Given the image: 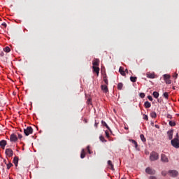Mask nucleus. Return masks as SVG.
Segmentation results:
<instances>
[{
	"label": "nucleus",
	"instance_id": "nucleus-22",
	"mask_svg": "<svg viewBox=\"0 0 179 179\" xmlns=\"http://www.w3.org/2000/svg\"><path fill=\"white\" fill-rule=\"evenodd\" d=\"M157 116V115L156 114L155 112H152V113H150V117H151L152 118H156Z\"/></svg>",
	"mask_w": 179,
	"mask_h": 179
},
{
	"label": "nucleus",
	"instance_id": "nucleus-3",
	"mask_svg": "<svg viewBox=\"0 0 179 179\" xmlns=\"http://www.w3.org/2000/svg\"><path fill=\"white\" fill-rule=\"evenodd\" d=\"M24 133L26 135V136H29V135L33 134V128H31V127H27V129H24Z\"/></svg>",
	"mask_w": 179,
	"mask_h": 179
},
{
	"label": "nucleus",
	"instance_id": "nucleus-49",
	"mask_svg": "<svg viewBox=\"0 0 179 179\" xmlns=\"http://www.w3.org/2000/svg\"><path fill=\"white\" fill-rule=\"evenodd\" d=\"M95 127H97V123H95Z\"/></svg>",
	"mask_w": 179,
	"mask_h": 179
},
{
	"label": "nucleus",
	"instance_id": "nucleus-42",
	"mask_svg": "<svg viewBox=\"0 0 179 179\" xmlns=\"http://www.w3.org/2000/svg\"><path fill=\"white\" fill-rule=\"evenodd\" d=\"M167 118L172 119L173 116L171 115H167Z\"/></svg>",
	"mask_w": 179,
	"mask_h": 179
},
{
	"label": "nucleus",
	"instance_id": "nucleus-30",
	"mask_svg": "<svg viewBox=\"0 0 179 179\" xmlns=\"http://www.w3.org/2000/svg\"><path fill=\"white\" fill-rule=\"evenodd\" d=\"M147 77L150 78V79H155V74H148Z\"/></svg>",
	"mask_w": 179,
	"mask_h": 179
},
{
	"label": "nucleus",
	"instance_id": "nucleus-8",
	"mask_svg": "<svg viewBox=\"0 0 179 179\" xmlns=\"http://www.w3.org/2000/svg\"><path fill=\"white\" fill-rule=\"evenodd\" d=\"M161 160L164 163H169V158H167V156H166V155H164V154H162L161 155Z\"/></svg>",
	"mask_w": 179,
	"mask_h": 179
},
{
	"label": "nucleus",
	"instance_id": "nucleus-50",
	"mask_svg": "<svg viewBox=\"0 0 179 179\" xmlns=\"http://www.w3.org/2000/svg\"><path fill=\"white\" fill-rule=\"evenodd\" d=\"M124 129H128V127H124Z\"/></svg>",
	"mask_w": 179,
	"mask_h": 179
},
{
	"label": "nucleus",
	"instance_id": "nucleus-18",
	"mask_svg": "<svg viewBox=\"0 0 179 179\" xmlns=\"http://www.w3.org/2000/svg\"><path fill=\"white\" fill-rule=\"evenodd\" d=\"M86 154L85 153V149H83L80 154L81 159H85Z\"/></svg>",
	"mask_w": 179,
	"mask_h": 179
},
{
	"label": "nucleus",
	"instance_id": "nucleus-32",
	"mask_svg": "<svg viewBox=\"0 0 179 179\" xmlns=\"http://www.w3.org/2000/svg\"><path fill=\"white\" fill-rule=\"evenodd\" d=\"M99 139L101 142H107V141H106V139L104 138V137L103 136H101L99 137Z\"/></svg>",
	"mask_w": 179,
	"mask_h": 179
},
{
	"label": "nucleus",
	"instance_id": "nucleus-13",
	"mask_svg": "<svg viewBox=\"0 0 179 179\" xmlns=\"http://www.w3.org/2000/svg\"><path fill=\"white\" fill-rule=\"evenodd\" d=\"M152 106V104L150 103V102L149 101H145L144 103V107L145 108H150V107Z\"/></svg>",
	"mask_w": 179,
	"mask_h": 179
},
{
	"label": "nucleus",
	"instance_id": "nucleus-1",
	"mask_svg": "<svg viewBox=\"0 0 179 179\" xmlns=\"http://www.w3.org/2000/svg\"><path fill=\"white\" fill-rule=\"evenodd\" d=\"M178 133L176 134V137L171 140V143L176 149L179 148Z\"/></svg>",
	"mask_w": 179,
	"mask_h": 179
},
{
	"label": "nucleus",
	"instance_id": "nucleus-33",
	"mask_svg": "<svg viewBox=\"0 0 179 179\" xmlns=\"http://www.w3.org/2000/svg\"><path fill=\"white\" fill-rule=\"evenodd\" d=\"M164 97H165V99H169V93L164 92Z\"/></svg>",
	"mask_w": 179,
	"mask_h": 179
},
{
	"label": "nucleus",
	"instance_id": "nucleus-16",
	"mask_svg": "<svg viewBox=\"0 0 179 179\" xmlns=\"http://www.w3.org/2000/svg\"><path fill=\"white\" fill-rule=\"evenodd\" d=\"M119 72H120V73L122 76H125V71H124V69H122V67H120V68Z\"/></svg>",
	"mask_w": 179,
	"mask_h": 179
},
{
	"label": "nucleus",
	"instance_id": "nucleus-39",
	"mask_svg": "<svg viewBox=\"0 0 179 179\" xmlns=\"http://www.w3.org/2000/svg\"><path fill=\"white\" fill-rule=\"evenodd\" d=\"M178 76V74L177 73H175L173 76V78H175V79H177V77Z\"/></svg>",
	"mask_w": 179,
	"mask_h": 179
},
{
	"label": "nucleus",
	"instance_id": "nucleus-41",
	"mask_svg": "<svg viewBox=\"0 0 179 179\" xmlns=\"http://www.w3.org/2000/svg\"><path fill=\"white\" fill-rule=\"evenodd\" d=\"M90 147L88 145V146L87 147V150H88V153H90H90H92V152H90Z\"/></svg>",
	"mask_w": 179,
	"mask_h": 179
},
{
	"label": "nucleus",
	"instance_id": "nucleus-24",
	"mask_svg": "<svg viewBox=\"0 0 179 179\" xmlns=\"http://www.w3.org/2000/svg\"><path fill=\"white\" fill-rule=\"evenodd\" d=\"M3 51L5 52H10V48L9 47H6L4 49H3Z\"/></svg>",
	"mask_w": 179,
	"mask_h": 179
},
{
	"label": "nucleus",
	"instance_id": "nucleus-38",
	"mask_svg": "<svg viewBox=\"0 0 179 179\" xmlns=\"http://www.w3.org/2000/svg\"><path fill=\"white\" fill-rule=\"evenodd\" d=\"M103 81L105 82L106 85H108V80H107V78H104Z\"/></svg>",
	"mask_w": 179,
	"mask_h": 179
},
{
	"label": "nucleus",
	"instance_id": "nucleus-31",
	"mask_svg": "<svg viewBox=\"0 0 179 179\" xmlns=\"http://www.w3.org/2000/svg\"><path fill=\"white\" fill-rule=\"evenodd\" d=\"M165 83L167 85H170V84H171V80L170 78H168L167 80H165Z\"/></svg>",
	"mask_w": 179,
	"mask_h": 179
},
{
	"label": "nucleus",
	"instance_id": "nucleus-27",
	"mask_svg": "<svg viewBox=\"0 0 179 179\" xmlns=\"http://www.w3.org/2000/svg\"><path fill=\"white\" fill-rule=\"evenodd\" d=\"M153 96H154L155 99H157V97H159V92H153Z\"/></svg>",
	"mask_w": 179,
	"mask_h": 179
},
{
	"label": "nucleus",
	"instance_id": "nucleus-15",
	"mask_svg": "<svg viewBox=\"0 0 179 179\" xmlns=\"http://www.w3.org/2000/svg\"><path fill=\"white\" fill-rule=\"evenodd\" d=\"M0 146H1V148H5V146H6V141H5V140L1 141Z\"/></svg>",
	"mask_w": 179,
	"mask_h": 179
},
{
	"label": "nucleus",
	"instance_id": "nucleus-43",
	"mask_svg": "<svg viewBox=\"0 0 179 179\" xmlns=\"http://www.w3.org/2000/svg\"><path fill=\"white\" fill-rule=\"evenodd\" d=\"M143 120H148V115H144Z\"/></svg>",
	"mask_w": 179,
	"mask_h": 179
},
{
	"label": "nucleus",
	"instance_id": "nucleus-9",
	"mask_svg": "<svg viewBox=\"0 0 179 179\" xmlns=\"http://www.w3.org/2000/svg\"><path fill=\"white\" fill-rule=\"evenodd\" d=\"M99 64H100V60L98 59H95L92 62L93 66H99Z\"/></svg>",
	"mask_w": 179,
	"mask_h": 179
},
{
	"label": "nucleus",
	"instance_id": "nucleus-4",
	"mask_svg": "<svg viewBox=\"0 0 179 179\" xmlns=\"http://www.w3.org/2000/svg\"><path fill=\"white\" fill-rule=\"evenodd\" d=\"M168 174L170 177H177V176H178V171L176 170H170L169 171Z\"/></svg>",
	"mask_w": 179,
	"mask_h": 179
},
{
	"label": "nucleus",
	"instance_id": "nucleus-47",
	"mask_svg": "<svg viewBox=\"0 0 179 179\" xmlns=\"http://www.w3.org/2000/svg\"><path fill=\"white\" fill-rule=\"evenodd\" d=\"M3 162H4L5 164H8V162H6V159H4Z\"/></svg>",
	"mask_w": 179,
	"mask_h": 179
},
{
	"label": "nucleus",
	"instance_id": "nucleus-35",
	"mask_svg": "<svg viewBox=\"0 0 179 179\" xmlns=\"http://www.w3.org/2000/svg\"><path fill=\"white\" fill-rule=\"evenodd\" d=\"M148 100H150V101H153V98L152 97V96L150 95L148 96Z\"/></svg>",
	"mask_w": 179,
	"mask_h": 179
},
{
	"label": "nucleus",
	"instance_id": "nucleus-11",
	"mask_svg": "<svg viewBox=\"0 0 179 179\" xmlns=\"http://www.w3.org/2000/svg\"><path fill=\"white\" fill-rule=\"evenodd\" d=\"M173 130H169V131H168V132H167V135H168L169 138L170 140L173 139Z\"/></svg>",
	"mask_w": 179,
	"mask_h": 179
},
{
	"label": "nucleus",
	"instance_id": "nucleus-19",
	"mask_svg": "<svg viewBox=\"0 0 179 179\" xmlns=\"http://www.w3.org/2000/svg\"><path fill=\"white\" fill-rule=\"evenodd\" d=\"M108 166H110V170H114V165H113V163L111 162V161H108Z\"/></svg>",
	"mask_w": 179,
	"mask_h": 179
},
{
	"label": "nucleus",
	"instance_id": "nucleus-36",
	"mask_svg": "<svg viewBox=\"0 0 179 179\" xmlns=\"http://www.w3.org/2000/svg\"><path fill=\"white\" fill-rule=\"evenodd\" d=\"M105 134H106V138H110V134H108V131H106Z\"/></svg>",
	"mask_w": 179,
	"mask_h": 179
},
{
	"label": "nucleus",
	"instance_id": "nucleus-6",
	"mask_svg": "<svg viewBox=\"0 0 179 179\" xmlns=\"http://www.w3.org/2000/svg\"><path fill=\"white\" fill-rule=\"evenodd\" d=\"M6 155L8 156V157H12L13 156V150L10 148H7L6 150Z\"/></svg>",
	"mask_w": 179,
	"mask_h": 179
},
{
	"label": "nucleus",
	"instance_id": "nucleus-14",
	"mask_svg": "<svg viewBox=\"0 0 179 179\" xmlns=\"http://www.w3.org/2000/svg\"><path fill=\"white\" fill-rule=\"evenodd\" d=\"M13 163L15 166V167H17V163H19V157H15L13 159Z\"/></svg>",
	"mask_w": 179,
	"mask_h": 179
},
{
	"label": "nucleus",
	"instance_id": "nucleus-40",
	"mask_svg": "<svg viewBox=\"0 0 179 179\" xmlns=\"http://www.w3.org/2000/svg\"><path fill=\"white\" fill-rule=\"evenodd\" d=\"M22 138H23V136H22V134H18V139H22Z\"/></svg>",
	"mask_w": 179,
	"mask_h": 179
},
{
	"label": "nucleus",
	"instance_id": "nucleus-52",
	"mask_svg": "<svg viewBox=\"0 0 179 179\" xmlns=\"http://www.w3.org/2000/svg\"><path fill=\"white\" fill-rule=\"evenodd\" d=\"M155 127L157 128V125H155Z\"/></svg>",
	"mask_w": 179,
	"mask_h": 179
},
{
	"label": "nucleus",
	"instance_id": "nucleus-34",
	"mask_svg": "<svg viewBox=\"0 0 179 179\" xmlns=\"http://www.w3.org/2000/svg\"><path fill=\"white\" fill-rule=\"evenodd\" d=\"M139 96H140V97L141 98V99H144V97H145V93H140L139 94Z\"/></svg>",
	"mask_w": 179,
	"mask_h": 179
},
{
	"label": "nucleus",
	"instance_id": "nucleus-7",
	"mask_svg": "<svg viewBox=\"0 0 179 179\" xmlns=\"http://www.w3.org/2000/svg\"><path fill=\"white\" fill-rule=\"evenodd\" d=\"M10 142H17V136L15 134H12L10 137Z\"/></svg>",
	"mask_w": 179,
	"mask_h": 179
},
{
	"label": "nucleus",
	"instance_id": "nucleus-45",
	"mask_svg": "<svg viewBox=\"0 0 179 179\" xmlns=\"http://www.w3.org/2000/svg\"><path fill=\"white\" fill-rule=\"evenodd\" d=\"M0 55H1V57H3V51L0 52Z\"/></svg>",
	"mask_w": 179,
	"mask_h": 179
},
{
	"label": "nucleus",
	"instance_id": "nucleus-5",
	"mask_svg": "<svg viewBox=\"0 0 179 179\" xmlns=\"http://www.w3.org/2000/svg\"><path fill=\"white\" fill-rule=\"evenodd\" d=\"M145 173L147 174L153 175V174H156V171H155L154 169H152L150 167H148L145 169Z\"/></svg>",
	"mask_w": 179,
	"mask_h": 179
},
{
	"label": "nucleus",
	"instance_id": "nucleus-44",
	"mask_svg": "<svg viewBox=\"0 0 179 179\" xmlns=\"http://www.w3.org/2000/svg\"><path fill=\"white\" fill-rule=\"evenodd\" d=\"M1 26H4V27H6V23L3 22V23L1 24Z\"/></svg>",
	"mask_w": 179,
	"mask_h": 179
},
{
	"label": "nucleus",
	"instance_id": "nucleus-12",
	"mask_svg": "<svg viewBox=\"0 0 179 179\" xmlns=\"http://www.w3.org/2000/svg\"><path fill=\"white\" fill-rule=\"evenodd\" d=\"M101 90L103 91L104 93H107L108 92V87H107V85H101Z\"/></svg>",
	"mask_w": 179,
	"mask_h": 179
},
{
	"label": "nucleus",
	"instance_id": "nucleus-53",
	"mask_svg": "<svg viewBox=\"0 0 179 179\" xmlns=\"http://www.w3.org/2000/svg\"><path fill=\"white\" fill-rule=\"evenodd\" d=\"M122 179H125V178H122Z\"/></svg>",
	"mask_w": 179,
	"mask_h": 179
},
{
	"label": "nucleus",
	"instance_id": "nucleus-21",
	"mask_svg": "<svg viewBox=\"0 0 179 179\" xmlns=\"http://www.w3.org/2000/svg\"><path fill=\"white\" fill-rule=\"evenodd\" d=\"M140 138H141L142 142H146V138H145V136L143 134H141Z\"/></svg>",
	"mask_w": 179,
	"mask_h": 179
},
{
	"label": "nucleus",
	"instance_id": "nucleus-25",
	"mask_svg": "<svg viewBox=\"0 0 179 179\" xmlns=\"http://www.w3.org/2000/svg\"><path fill=\"white\" fill-rule=\"evenodd\" d=\"M136 79H137L136 77H133V76L130 77L131 82L135 83L136 82Z\"/></svg>",
	"mask_w": 179,
	"mask_h": 179
},
{
	"label": "nucleus",
	"instance_id": "nucleus-26",
	"mask_svg": "<svg viewBox=\"0 0 179 179\" xmlns=\"http://www.w3.org/2000/svg\"><path fill=\"white\" fill-rule=\"evenodd\" d=\"M122 86H123V85H122V83H118V85H117L118 90H122Z\"/></svg>",
	"mask_w": 179,
	"mask_h": 179
},
{
	"label": "nucleus",
	"instance_id": "nucleus-28",
	"mask_svg": "<svg viewBox=\"0 0 179 179\" xmlns=\"http://www.w3.org/2000/svg\"><path fill=\"white\" fill-rule=\"evenodd\" d=\"M12 166H13V164L10 162H8V164H6L8 170H9V169H10V167H12Z\"/></svg>",
	"mask_w": 179,
	"mask_h": 179
},
{
	"label": "nucleus",
	"instance_id": "nucleus-17",
	"mask_svg": "<svg viewBox=\"0 0 179 179\" xmlns=\"http://www.w3.org/2000/svg\"><path fill=\"white\" fill-rule=\"evenodd\" d=\"M101 122H102V125L106 127V128H107V129H108L111 132V129H110V127H108L107 123L106 122H104V121H102Z\"/></svg>",
	"mask_w": 179,
	"mask_h": 179
},
{
	"label": "nucleus",
	"instance_id": "nucleus-37",
	"mask_svg": "<svg viewBox=\"0 0 179 179\" xmlns=\"http://www.w3.org/2000/svg\"><path fill=\"white\" fill-rule=\"evenodd\" d=\"M162 176H167V172L165 171H164L162 172Z\"/></svg>",
	"mask_w": 179,
	"mask_h": 179
},
{
	"label": "nucleus",
	"instance_id": "nucleus-48",
	"mask_svg": "<svg viewBox=\"0 0 179 179\" xmlns=\"http://www.w3.org/2000/svg\"><path fill=\"white\" fill-rule=\"evenodd\" d=\"M124 72H127V73H128V69H126Z\"/></svg>",
	"mask_w": 179,
	"mask_h": 179
},
{
	"label": "nucleus",
	"instance_id": "nucleus-10",
	"mask_svg": "<svg viewBox=\"0 0 179 179\" xmlns=\"http://www.w3.org/2000/svg\"><path fill=\"white\" fill-rule=\"evenodd\" d=\"M93 71L94 72H95V73H96V75H99V73L100 72V68L97 67V66H92Z\"/></svg>",
	"mask_w": 179,
	"mask_h": 179
},
{
	"label": "nucleus",
	"instance_id": "nucleus-29",
	"mask_svg": "<svg viewBox=\"0 0 179 179\" xmlns=\"http://www.w3.org/2000/svg\"><path fill=\"white\" fill-rule=\"evenodd\" d=\"M169 125L171 127H176V122L169 121Z\"/></svg>",
	"mask_w": 179,
	"mask_h": 179
},
{
	"label": "nucleus",
	"instance_id": "nucleus-51",
	"mask_svg": "<svg viewBox=\"0 0 179 179\" xmlns=\"http://www.w3.org/2000/svg\"><path fill=\"white\" fill-rule=\"evenodd\" d=\"M89 103H90V99L88 100Z\"/></svg>",
	"mask_w": 179,
	"mask_h": 179
},
{
	"label": "nucleus",
	"instance_id": "nucleus-23",
	"mask_svg": "<svg viewBox=\"0 0 179 179\" xmlns=\"http://www.w3.org/2000/svg\"><path fill=\"white\" fill-rule=\"evenodd\" d=\"M167 79H170V75L164 74V80H166Z\"/></svg>",
	"mask_w": 179,
	"mask_h": 179
},
{
	"label": "nucleus",
	"instance_id": "nucleus-2",
	"mask_svg": "<svg viewBox=\"0 0 179 179\" xmlns=\"http://www.w3.org/2000/svg\"><path fill=\"white\" fill-rule=\"evenodd\" d=\"M159 159V154L156 152H152L150 155V160L151 162H155Z\"/></svg>",
	"mask_w": 179,
	"mask_h": 179
},
{
	"label": "nucleus",
	"instance_id": "nucleus-46",
	"mask_svg": "<svg viewBox=\"0 0 179 179\" xmlns=\"http://www.w3.org/2000/svg\"><path fill=\"white\" fill-rule=\"evenodd\" d=\"M150 179H157V178H156V177H155V176H150Z\"/></svg>",
	"mask_w": 179,
	"mask_h": 179
},
{
	"label": "nucleus",
	"instance_id": "nucleus-20",
	"mask_svg": "<svg viewBox=\"0 0 179 179\" xmlns=\"http://www.w3.org/2000/svg\"><path fill=\"white\" fill-rule=\"evenodd\" d=\"M130 142H131L133 143V145H134L136 149V148H138V143H136V141L135 140H129Z\"/></svg>",
	"mask_w": 179,
	"mask_h": 179
}]
</instances>
